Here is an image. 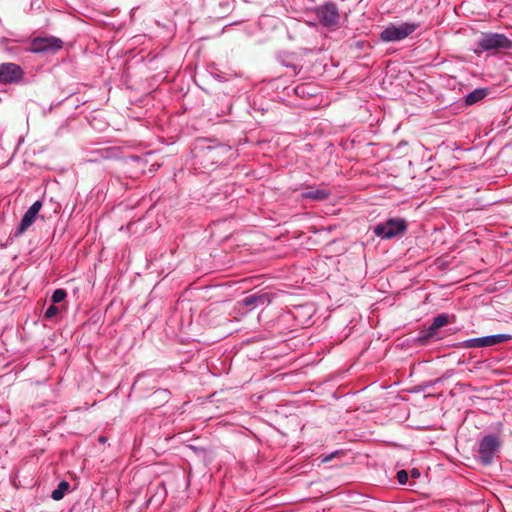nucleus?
Instances as JSON below:
<instances>
[{
    "label": "nucleus",
    "mask_w": 512,
    "mask_h": 512,
    "mask_svg": "<svg viewBox=\"0 0 512 512\" xmlns=\"http://www.w3.org/2000/svg\"><path fill=\"white\" fill-rule=\"evenodd\" d=\"M418 26V24L411 22L390 24L381 32L380 38L384 42L401 41L411 35Z\"/></svg>",
    "instance_id": "1"
},
{
    "label": "nucleus",
    "mask_w": 512,
    "mask_h": 512,
    "mask_svg": "<svg viewBox=\"0 0 512 512\" xmlns=\"http://www.w3.org/2000/svg\"><path fill=\"white\" fill-rule=\"evenodd\" d=\"M230 150L224 145L202 147L196 154V158L204 167H209L221 162V156Z\"/></svg>",
    "instance_id": "2"
},
{
    "label": "nucleus",
    "mask_w": 512,
    "mask_h": 512,
    "mask_svg": "<svg viewBox=\"0 0 512 512\" xmlns=\"http://www.w3.org/2000/svg\"><path fill=\"white\" fill-rule=\"evenodd\" d=\"M500 446L498 437L487 435L482 438L479 444V457L483 464L488 465L492 462Z\"/></svg>",
    "instance_id": "3"
},
{
    "label": "nucleus",
    "mask_w": 512,
    "mask_h": 512,
    "mask_svg": "<svg viewBox=\"0 0 512 512\" xmlns=\"http://www.w3.org/2000/svg\"><path fill=\"white\" fill-rule=\"evenodd\" d=\"M479 46L485 51L508 49L512 47V42L503 34L487 33L479 40Z\"/></svg>",
    "instance_id": "4"
},
{
    "label": "nucleus",
    "mask_w": 512,
    "mask_h": 512,
    "mask_svg": "<svg viewBox=\"0 0 512 512\" xmlns=\"http://www.w3.org/2000/svg\"><path fill=\"white\" fill-rule=\"evenodd\" d=\"M406 229L404 220L390 219L383 224H379L374 228V233L383 238L390 239L402 233Z\"/></svg>",
    "instance_id": "5"
},
{
    "label": "nucleus",
    "mask_w": 512,
    "mask_h": 512,
    "mask_svg": "<svg viewBox=\"0 0 512 512\" xmlns=\"http://www.w3.org/2000/svg\"><path fill=\"white\" fill-rule=\"evenodd\" d=\"M63 47V41L60 38L37 37L32 40L30 50L34 53L55 52Z\"/></svg>",
    "instance_id": "6"
},
{
    "label": "nucleus",
    "mask_w": 512,
    "mask_h": 512,
    "mask_svg": "<svg viewBox=\"0 0 512 512\" xmlns=\"http://www.w3.org/2000/svg\"><path fill=\"white\" fill-rule=\"evenodd\" d=\"M512 339V336L509 334H495L489 335L479 338L468 339L464 342V347L466 348H474V347H490L497 345L502 342H506Z\"/></svg>",
    "instance_id": "7"
},
{
    "label": "nucleus",
    "mask_w": 512,
    "mask_h": 512,
    "mask_svg": "<svg viewBox=\"0 0 512 512\" xmlns=\"http://www.w3.org/2000/svg\"><path fill=\"white\" fill-rule=\"evenodd\" d=\"M340 21V14L336 4L327 2L322 6V26L329 28L337 27Z\"/></svg>",
    "instance_id": "8"
},
{
    "label": "nucleus",
    "mask_w": 512,
    "mask_h": 512,
    "mask_svg": "<svg viewBox=\"0 0 512 512\" xmlns=\"http://www.w3.org/2000/svg\"><path fill=\"white\" fill-rule=\"evenodd\" d=\"M22 77L21 68L14 63L0 64V83H12L20 80Z\"/></svg>",
    "instance_id": "9"
},
{
    "label": "nucleus",
    "mask_w": 512,
    "mask_h": 512,
    "mask_svg": "<svg viewBox=\"0 0 512 512\" xmlns=\"http://www.w3.org/2000/svg\"><path fill=\"white\" fill-rule=\"evenodd\" d=\"M36 216H37L36 213H34L28 209L21 219V222H20V225L18 226L16 234L21 235V234L25 233L35 222Z\"/></svg>",
    "instance_id": "10"
},
{
    "label": "nucleus",
    "mask_w": 512,
    "mask_h": 512,
    "mask_svg": "<svg viewBox=\"0 0 512 512\" xmlns=\"http://www.w3.org/2000/svg\"><path fill=\"white\" fill-rule=\"evenodd\" d=\"M269 302V298L267 294H252L246 296L242 303L246 307L256 306V305H264L265 303Z\"/></svg>",
    "instance_id": "11"
},
{
    "label": "nucleus",
    "mask_w": 512,
    "mask_h": 512,
    "mask_svg": "<svg viewBox=\"0 0 512 512\" xmlns=\"http://www.w3.org/2000/svg\"><path fill=\"white\" fill-rule=\"evenodd\" d=\"M486 95V89H475L466 96L465 102L467 105H473L482 100Z\"/></svg>",
    "instance_id": "12"
},
{
    "label": "nucleus",
    "mask_w": 512,
    "mask_h": 512,
    "mask_svg": "<svg viewBox=\"0 0 512 512\" xmlns=\"http://www.w3.org/2000/svg\"><path fill=\"white\" fill-rule=\"evenodd\" d=\"M69 486L70 485L67 481H61L58 484L57 488L52 491L51 498L55 501L61 500L64 497L65 493L68 491Z\"/></svg>",
    "instance_id": "13"
},
{
    "label": "nucleus",
    "mask_w": 512,
    "mask_h": 512,
    "mask_svg": "<svg viewBox=\"0 0 512 512\" xmlns=\"http://www.w3.org/2000/svg\"><path fill=\"white\" fill-rule=\"evenodd\" d=\"M315 90L310 83H302L295 88V93L301 97L313 96L316 95Z\"/></svg>",
    "instance_id": "14"
},
{
    "label": "nucleus",
    "mask_w": 512,
    "mask_h": 512,
    "mask_svg": "<svg viewBox=\"0 0 512 512\" xmlns=\"http://www.w3.org/2000/svg\"><path fill=\"white\" fill-rule=\"evenodd\" d=\"M448 324V317L446 315H439L434 318V321L430 327L431 331H435Z\"/></svg>",
    "instance_id": "15"
},
{
    "label": "nucleus",
    "mask_w": 512,
    "mask_h": 512,
    "mask_svg": "<svg viewBox=\"0 0 512 512\" xmlns=\"http://www.w3.org/2000/svg\"><path fill=\"white\" fill-rule=\"evenodd\" d=\"M67 296V293L64 289H56L53 294H52V302L53 303H60L61 301H63L65 299V297Z\"/></svg>",
    "instance_id": "16"
},
{
    "label": "nucleus",
    "mask_w": 512,
    "mask_h": 512,
    "mask_svg": "<svg viewBox=\"0 0 512 512\" xmlns=\"http://www.w3.org/2000/svg\"><path fill=\"white\" fill-rule=\"evenodd\" d=\"M58 312H59L58 307H56L55 305H50L47 308L44 317L46 319H52L54 316H56L58 314Z\"/></svg>",
    "instance_id": "17"
},
{
    "label": "nucleus",
    "mask_w": 512,
    "mask_h": 512,
    "mask_svg": "<svg viewBox=\"0 0 512 512\" xmlns=\"http://www.w3.org/2000/svg\"><path fill=\"white\" fill-rule=\"evenodd\" d=\"M397 479L400 484H406L408 481V473L405 470L398 471Z\"/></svg>",
    "instance_id": "18"
},
{
    "label": "nucleus",
    "mask_w": 512,
    "mask_h": 512,
    "mask_svg": "<svg viewBox=\"0 0 512 512\" xmlns=\"http://www.w3.org/2000/svg\"><path fill=\"white\" fill-rule=\"evenodd\" d=\"M41 208H42V202L36 201L29 207V210L38 214Z\"/></svg>",
    "instance_id": "19"
},
{
    "label": "nucleus",
    "mask_w": 512,
    "mask_h": 512,
    "mask_svg": "<svg viewBox=\"0 0 512 512\" xmlns=\"http://www.w3.org/2000/svg\"><path fill=\"white\" fill-rule=\"evenodd\" d=\"M339 453H340L339 451H336V452L330 453L329 455H327L325 457H322V463L329 462L334 457H336Z\"/></svg>",
    "instance_id": "20"
},
{
    "label": "nucleus",
    "mask_w": 512,
    "mask_h": 512,
    "mask_svg": "<svg viewBox=\"0 0 512 512\" xmlns=\"http://www.w3.org/2000/svg\"><path fill=\"white\" fill-rule=\"evenodd\" d=\"M411 477L412 478H418L420 477V471L416 468L412 469L411 470Z\"/></svg>",
    "instance_id": "21"
},
{
    "label": "nucleus",
    "mask_w": 512,
    "mask_h": 512,
    "mask_svg": "<svg viewBox=\"0 0 512 512\" xmlns=\"http://www.w3.org/2000/svg\"><path fill=\"white\" fill-rule=\"evenodd\" d=\"M320 195V191L316 190L315 193L312 195L313 198H318Z\"/></svg>",
    "instance_id": "22"
},
{
    "label": "nucleus",
    "mask_w": 512,
    "mask_h": 512,
    "mask_svg": "<svg viewBox=\"0 0 512 512\" xmlns=\"http://www.w3.org/2000/svg\"><path fill=\"white\" fill-rule=\"evenodd\" d=\"M99 441L104 442V437H100Z\"/></svg>",
    "instance_id": "23"
}]
</instances>
